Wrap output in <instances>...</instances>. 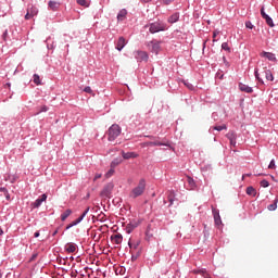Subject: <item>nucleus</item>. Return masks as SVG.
I'll list each match as a JSON object with an SVG mask.
<instances>
[{"mask_svg": "<svg viewBox=\"0 0 278 278\" xmlns=\"http://www.w3.org/2000/svg\"><path fill=\"white\" fill-rule=\"evenodd\" d=\"M144 190H147V180L142 178L139 180L138 186L131 190L130 192L131 199H138V197H142V194H144Z\"/></svg>", "mask_w": 278, "mask_h": 278, "instance_id": "obj_1", "label": "nucleus"}, {"mask_svg": "<svg viewBox=\"0 0 278 278\" xmlns=\"http://www.w3.org/2000/svg\"><path fill=\"white\" fill-rule=\"evenodd\" d=\"M121 134H123V128H121V126L118 124L111 125L108 130L109 142H114V140H116V138H118V136H121Z\"/></svg>", "mask_w": 278, "mask_h": 278, "instance_id": "obj_2", "label": "nucleus"}, {"mask_svg": "<svg viewBox=\"0 0 278 278\" xmlns=\"http://www.w3.org/2000/svg\"><path fill=\"white\" fill-rule=\"evenodd\" d=\"M150 34H160V31H166V23L162 21H156L148 24Z\"/></svg>", "mask_w": 278, "mask_h": 278, "instance_id": "obj_3", "label": "nucleus"}, {"mask_svg": "<svg viewBox=\"0 0 278 278\" xmlns=\"http://www.w3.org/2000/svg\"><path fill=\"white\" fill-rule=\"evenodd\" d=\"M114 191V182L106 184L102 191L100 192V197L102 199H112V192Z\"/></svg>", "mask_w": 278, "mask_h": 278, "instance_id": "obj_4", "label": "nucleus"}, {"mask_svg": "<svg viewBox=\"0 0 278 278\" xmlns=\"http://www.w3.org/2000/svg\"><path fill=\"white\" fill-rule=\"evenodd\" d=\"M88 212H90V206H88L78 218L68 224L65 227V231H68V229H72V227H77V225H79V223H81V220L88 216Z\"/></svg>", "mask_w": 278, "mask_h": 278, "instance_id": "obj_5", "label": "nucleus"}, {"mask_svg": "<svg viewBox=\"0 0 278 278\" xmlns=\"http://www.w3.org/2000/svg\"><path fill=\"white\" fill-rule=\"evenodd\" d=\"M141 224H142V219L140 218L130 219L126 226V233H131L134 229H137V227H140Z\"/></svg>", "mask_w": 278, "mask_h": 278, "instance_id": "obj_6", "label": "nucleus"}, {"mask_svg": "<svg viewBox=\"0 0 278 278\" xmlns=\"http://www.w3.org/2000/svg\"><path fill=\"white\" fill-rule=\"evenodd\" d=\"M134 58L137 62H149V54L142 50L135 51Z\"/></svg>", "mask_w": 278, "mask_h": 278, "instance_id": "obj_7", "label": "nucleus"}, {"mask_svg": "<svg viewBox=\"0 0 278 278\" xmlns=\"http://www.w3.org/2000/svg\"><path fill=\"white\" fill-rule=\"evenodd\" d=\"M261 16H262V18H264V21H265L266 25H268V27H275V22L273 21V17H270V15L266 14L264 7L261 8Z\"/></svg>", "mask_w": 278, "mask_h": 278, "instance_id": "obj_8", "label": "nucleus"}, {"mask_svg": "<svg viewBox=\"0 0 278 278\" xmlns=\"http://www.w3.org/2000/svg\"><path fill=\"white\" fill-rule=\"evenodd\" d=\"M146 144L147 147H170V142L166 141V139H163V141L154 139L153 141H148Z\"/></svg>", "mask_w": 278, "mask_h": 278, "instance_id": "obj_9", "label": "nucleus"}, {"mask_svg": "<svg viewBox=\"0 0 278 278\" xmlns=\"http://www.w3.org/2000/svg\"><path fill=\"white\" fill-rule=\"evenodd\" d=\"M212 214H213V218L216 227H218L219 225H223V219H220V211L212 206Z\"/></svg>", "mask_w": 278, "mask_h": 278, "instance_id": "obj_10", "label": "nucleus"}, {"mask_svg": "<svg viewBox=\"0 0 278 278\" xmlns=\"http://www.w3.org/2000/svg\"><path fill=\"white\" fill-rule=\"evenodd\" d=\"M261 58H265L266 60H268L269 62H277V55L273 52H266V51H262L260 53Z\"/></svg>", "mask_w": 278, "mask_h": 278, "instance_id": "obj_11", "label": "nucleus"}, {"mask_svg": "<svg viewBox=\"0 0 278 278\" xmlns=\"http://www.w3.org/2000/svg\"><path fill=\"white\" fill-rule=\"evenodd\" d=\"M126 46H127V41L125 40V37H119L116 42L115 49L117 51H121L122 49H125Z\"/></svg>", "mask_w": 278, "mask_h": 278, "instance_id": "obj_12", "label": "nucleus"}, {"mask_svg": "<svg viewBox=\"0 0 278 278\" xmlns=\"http://www.w3.org/2000/svg\"><path fill=\"white\" fill-rule=\"evenodd\" d=\"M122 157L124 160H136V157H138V153L122 151Z\"/></svg>", "mask_w": 278, "mask_h": 278, "instance_id": "obj_13", "label": "nucleus"}, {"mask_svg": "<svg viewBox=\"0 0 278 278\" xmlns=\"http://www.w3.org/2000/svg\"><path fill=\"white\" fill-rule=\"evenodd\" d=\"M150 45L152 47V53H155L157 55V53H160V49H162V47L160 46L161 42L152 40L150 41Z\"/></svg>", "mask_w": 278, "mask_h": 278, "instance_id": "obj_14", "label": "nucleus"}, {"mask_svg": "<svg viewBox=\"0 0 278 278\" xmlns=\"http://www.w3.org/2000/svg\"><path fill=\"white\" fill-rule=\"evenodd\" d=\"M239 90H241V92H247L248 94L253 93V87H249V85H244L243 83H239Z\"/></svg>", "mask_w": 278, "mask_h": 278, "instance_id": "obj_15", "label": "nucleus"}, {"mask_svg": "<svg viewBox=\"0 0 278 278\" xmlns=\"http://www.w3.org/2000/svg\"><path fill=\"white\" fill-rule=\"evenodd\" d=\"M179 12H175L174 14H172L168 18H167V23H169L170 25L177 23L179 21Z\"/></svg>", "mask_w": 278, "mask_h": 278, "instance_id": "obj_16", "label": "nucleus"}, {"mask_svg": "<svg viewBox=\"0 0 278 278\" xmlns=\"http://www.w3.org/2000/svg\"><path fill=\"white\" fill-rule=\"evenodd\" d=\"M126 18H127V9L119 10V12L117 13V21L123 22Z\"/></svg>", "mask_w": 278, "mask_h": 278, "instance_id": "obj_17", "label": "nucleus"}, {"mask_svg": "<svg viewBox=\"0 0 278 278\" xmlns=\"http://www.w3.org/2000/svg\"><path fill=\"white\" fill-rule=\"evenodd\" d=\"M48 8H50V10H52V12H58V10H60V2L50 0L48 2Z\"/></svg>", "mask_w": 278, "mask_h": 278, "instance_id": "obj_18", "label": "nucleus"}, {"mask_svg": "<svg viewBox=\"0 0 278 278\" xmlns=\"http://www.w3.org/2000/svg\"><path fill=\"white\" fill-rule=\"evenodd\" d=\"M65 251L67 253H75V251H77V244L76 243H67L65 245Z\"/></svg>", "mask_w": 278, "mask_h": 278, "instance_id": "obj_19", "label": "nucleus"}, {"mask_svg": "<svg viewBox=\"0 0 278 278\" xmlns=\"http://www.w3.org/2000/svg\"><path fill=\"white\" fill-rule=\"evenodd\" d=\"M226 138L229 139V142L233 140H238V135L233 130H229L228 134L226 135Z\"/></svg>", "mask_w": 278, "mask_h": 278, "instance_id": "obj_20", "label": "nucleus"}, {"mask_svg": "<svg viewBox=\"0 0 278 278\" xmlns=\"http://www.w3.org/2000/svg\"><path fill=\"white\" fill-rule=\"evenodd\" d=\"M264 73L267 81H275V76H273V72L270 70H265Z\"/></svg>", "mask_w": 278, "mask_h": 278, "instance_id": "obj_21", "label": "nucleus"}, {"mask_svg": "<svg viewBox=\"0 0 278 278\" xmlns=\"http://www.w3.org/2000/svg\"><path fill=\"white\" fill-rule=\"evenodd\" d=\"M71 214H73V210L71 208L65 210L64 213L61 214V220L64 223V220H66V218H68Z\"/></svg>", "mask_w": 278, "mask_h": 278, "instance_id": "obj_22", "label": "nucleus"}, {"mask_svg": "<svg viewBox=\"0 0 278 278\" xmlns=\"http://www.w3.org/2000/svg\"><path fill=\"white\" fill-rule=\"evenodd\" d=\"M111 240H114L115 244H121V242H123V235L116 233L111 237Z\"/></svg>", "mask_w": 278, "mask_h": 278, "instance_id": "obj_23", "label": "nucleus"}, {"mask_svg": "<svg viewBox=\"0 0 278 278\" xmlns=\"http://www.w3.org/2000/svg\"><path fill=\"white\" fill-rule=\"evenodd\" d=\"M0 192H3L7 201H12V198L10 197V191H8V188L5 187H0Z\"/></svg>", "mask_w": 278, "mask_h": 278, "instance_id": "obj_24", "label": "nucleus"}, {"mask_svg": "<svg viewBox=\"0 0 278 278\" xmlns=\"http://www.w3.org/2000/svg\"><path fill=\"white\" fill-rule=\"evenodd\" d=\"M213 131H223V129H227V125H222V126H213L208 129L210 134Z\"/></svg>", "mask_w": 278, "mask_h": 278, "instance_id": "obj_25", "label": "nucleus"}, {"mask_svg": "<svg viewBox=\"0 0 278 278\" xmlns=\"http://www.w3.org/2000/svg\"><path fill=\"white\" fill-rule=\"evenodd\" d=\"M254 77L256 80H258V83L262 84V86H264V79L260 77V70L257 67L254 68Z\"/></svg>", "mask_w": 278, "mask_h": 278, "instance_id": "obj_26", "label": "nucleus"}, {"mask_svg": "<svg viewBox=\"0 0 278 278\" xmlns=\"http://www.w3.org/2000/svg\"><path fill=\"white\" fill-rule=\"evenodd\" d=\"M277 203H278V197H276L273 204H269L267 206V210H269V212H275V210H277Z\"/></svg>", "mask_w": 278, "mask_h": 278, "instance_id": "obj_27", "label": "nucleus"}, {"mask_svg": "<svg viewBox=\"0 0 278 278\" xmlns=\"http://www.w3.org/2000/svg\"><path fill=\"white\" fill-rule=\"evenodd\" d=\"M247 194H252V197H255L257 194V191L252 186L247 188Z\"/></svg>", "mask_w": 278, "mask_h": 278, "instance_id": "obj_28", "label": "nucleus"}, {"mask_svg": "<svg viewBox=\"0 0 278 278\" xmlns=\"http://www.w3.org/2000/svg\"><path fill=\"white\" fill-rule=\"evenodd\" d=\"M184 86H186V88H188V90H195L194 85H192L190 81L188 80H182Z\"/></svg>", "mask_w": 278, "mask_h": 278, "instance_id": "obj_29", "label": "nucleus"}, {"mask_svg": "<svg viewBox=\"0 0 278 278\" xmlns=\"http://www.w3.org/2000/svg\"><path fill=\"white\" fill-rule=\"evenodd\" d=\"M33 81H34V84H36V86H40V84H42L40 81V75H38V74L33 75Z\"/></svg>", "mask_w": 278, "mask_h": 278, "instance_id": "obj_30", "label": "nucleus"}, {"mask_svg": "<svg viewBox=\"0 0 278 278\" xmlns=\"http://www.w3.org/2000/svg\"><path fill=\"white\" fill-rule=\"evenodd\" d=\"M28 12L30 13V16H37L38 15V8L31 7L28 9Z\"/></svg>", "mask_w": 278, "mask_h": 278, "instance_id": "obj_31", "label": "nucleus"}, {"mask_svg": "<svg viewBox=\"0 0 278 278\" xmlns=\"http://www.w3.org/2000/svg\"><path fill=\"white\" fill-rule=\"evenodd\" d=\"M222 49H223V51H227L228 53H231V48L229 47L228 42H223Z\"/></svg>", "mask_w": 278, "mask_h": 278, "instance_id": "obj_32", "label": "nucleus"}, {"mask_svg": "<svg viewBox=\"0 0 278 278\" xmlns=\"http://www.w3.org/2000/svg\"><path fill=\"white\" fill-rule=\"evenodd\" d=\"M174 200L177 201V193H175V191H169L167 194V200Z\"/></svg>", "mask_w": 278, "mask_h": 278, "instance_id": "obj_33", "label": "nucleus"}, {"mask_svg": "<svg viewBox=\"0 0 278 278\" xmlns=\"http://www.w3.org/2000/svg\"><path fill=\"white\" fill-rule=\"evenodd\" d=\"M121 159H114L112 162H111V168H116V166H118V164H121Z\"/></svg>", "mask_w": 278, "mask_h": 278, "instance_id": "obj_34", "label": "nucleus"}, {"mask_svg": "<svg viewBox=\"0 0 278 278\" xmlns=\"http://www.w3.org/2000/svg\"><path fill=\"white\" fill-rule=\"evenodd\" d=\"M46 45H47V49H49V50L55 49V46L53 45V42L51 43V38H48L46 40Z\"/></svg>", "mask_w": 278, "mask_h": 278, "instance_id": "obj_35", "label": "nucleus"}, {"mask_svg": "<svg viewBox=\"0 0 278 278\" xmlns=\"http://www.w3.org/2000/svg\"><path fill=\"white\" fill-rule=\"evenodd\" d=\"M268 186H270V182H268V180H266V179L261 180L262 188H268Z\"/></svg>", "mask_w": 278, "mask_h": 278, "instance_id": "obj_36", "label": "nucleus"}, {"mask_svg": "<svg viewBox=\"0 0 278 278\" xmlns=\"http://www.w3.org/2000/svg\"><path fill=\"white\" fill-rule=\"evenodd\" d=\"M268 168H270L271 170H275L277 168V165L275 164V159L269 162Z\"/></svg>", "mask_w": 278, "mask_h": 278, "instance_id": "obj_37", "label": "nucleus"}, {"mask_svg": "<svg viewBox=\"0 0 278 278\" xmlns=\"http://www.w3.org/2000/svg\"><path fill=\"white\" fill-rule=\"evenodd\" d=\"M42 200L40 198H38L35 202H34V207H40V205H42Z\"/></svg>", "mask_w": 278, "mask_h": 278, "instance_id": "obj_38", "label": "nucleus"}, {"mask_svg": "<svg viewBox=\"0 0 278 278\" xmlns=\"http://www.w3.org/2000/svg\"><path fill=\"white\" fill-rule=\"evenodd\" d=\"M202 172L203 173H207V172H212V165H204L203 167H202Z\"/></svg>", "mask_w": 278, "mask_h": 278, "instance_id": "obj_39", "label": "nucleus"}, {"mask_svg": "<svg viewBox=\"0 0 278 278\" xmlns=\"http://www.w3.org/2000/svg\"><path fill=\"white\" fill-rule=\"evenodd\" d=\"M42 112H49V106L42 105L38 112V114H42Z\"/></svg>", "mask_w": 278, "mask_h": 278, "instance_id": "obj_40", "label": "nucleus"}, {"mask_svg": "<svg viewBox=\"0 0 278 278\" xmlns=\"http://www.w3.org/2000/svg\"><path fill=\"white\" fill-rule=\"evenodd\" d=\"M140 257V252H137L136 254H131V262H136Z\"/></svg>", "mask_w": 278, "mask_h": 278, "instance_id": "obj_41", "label": "nucleus"}, {"mask_svg": "<svg viewBox=\"0 0 278 278\" xmlns=\"http://www.w3.org/2000/svg\"><path fill=\"white\" fill-rule=\"evenodd\" d=\"M84 92H87V94H92V88L90 86H87L84 88Z\"/></svg>", "mask_w": 278, "mask_h": 278, "instance_id": "obj_42", "label": "nucleus"}, {"mask_svg": "<svg viewBox=\"0 0 278 278\" xmlns=\"http://www.w3.org/2000/svg\"><path fill=\"white\" fill-rule=\"evenodd\" d=\"M245 27H247V29H253V23H251V21H248V22H245Z\"/></svg>", "mask_w": 278, "mask_h": 278, "instance_id": "obj_43", "label": "nucleus"}, {"mask_svg": "<svg viewBox=\"0 0 278 278\" xmlns=\"http://www.w3.org/2000/svg\"><path fill=\"white\" fill-rule=\"evenodd\" d=\"M30 18H34V16L29 13V11L27 10L26 14H25V20L29 21Z\"/></svg>", "mask_w": 278, "mask_h": 278, "instance_id": "obj_44", "label": "nucleus"}, {"mask_svg": "<svg viewBox=\"0 0 278 278\" xmlns=\"http://www.w3.org/2000/svg\"><path fill=\"white\" fill-rule=\"evenodd\" d=\"M223 62H224L225 66H227L229 68L230 64H229V61H227V56H223Z\"/></svg>", "mask_w": 278, "mask_h": 278, "instance_id": "obj_45", "label": "nucleus"}, {"mask_svg": "<svg viewBox=\"0 0 278 278\" xmlns=\"http://www.w3.org/2000/svg\"><path fill=\"white\" fill-rule=\"evenodd\" d=\"M211 118H213L214 121H218L219 116L216 112L212 113Z\"/></svg>", "mask_w": 278, "mask_h": 278, "instance_id": "obj_46", "label": "nucleus"}, {"mask_svg": "<svg viewBox=\"0 0 278 278\" xmlns=\"http://www.w3.org/2000/svg\"><path fill=\"white\" fill-rule=\"evenodd\" d=\"M2 40H8V29H5L2 34Z\"/></svg>", "mask_w": 278, "mask_h": 278, "instance_id": "obj_47", "label": "nucleus"}, {"mask_svg": "<svg viewBox=\"0 0 278 278\" xmlns=\"http://www.w3.org/2000/svg\"><path fill=\"white\" fill-rule=\"evenodd\" d=\"M164 5H170V3H175V0H164Z\"/></svg>", "mask_w": 278, "mask_h": 278, "instance_id": "obj_48", "label": "nucleus"}, {"mask_svg": "<svg viewBox=\"0 0 278 278\" xmlns=\"http://www.w3.org/2000/svg\"><path fill=\"white\" fill-rule=\"evenodd\" d=\"M112 175H114V167H112V168L106 173V177H112Z\"/></svg>", "mask_w": 278, "mask_h": 278, "instance_id": "obj_49", "label": "nucleus"}, {"mask_svg": "<svg viewBox=\"0 0 278 278\" xmlns=\"http://www.w3.org/2000/svg\"><path fill=\"white\" fill-rule=\"evenodd\" d=\"M38 257V253H33V255L29 258V262H34Z\"/></svg>", "mask_w": 278, "mask_h": 278, "instance_id": "obj_50", "label": "nucleus"}, {"mask_svg": "<svg viewBox=\"0 0 278 278\" xmlns=\"http://www.w3.org/2000/svg\"><path fill=\"white\" fill-rule=\"evenodd\" d=\"M168 201V207H173V205H174V203H175V201H177V200H173V199H170V200H167Z\"/></svg>", "mask_w": 278, "mask_h": 278, "instance_id": "obj_51", "label": "nucleus"}, {"mask_svg": "<svg viewBox=\"0 0 278 278\" xmlns=\"http://www.w3.org/2000/svg\"><path fill=\"white\" fill-rule=\"evenodd\" d=\"M78 5H86V0H76Z\"/></svg>", "mask_w": 278, "mask_h": 278, "instance_id": "obj_52", "label": "nucleus"}, {"mask_svg": "<svg viewBox=\"0 0 278 278\" xmlns=\"http://www.w3.org/2000/svg\"><path fill=\"white\" fill-rule=\"evenodd\" d=\"M39 199L45 203V201H47V193L41 194Z\"/></svg>", "mask_w": 278, "mask_h": 278, "instance_id": "obj_53", "label": "nucleus"}, {"mask_svg": "<svg viewBox=\"0 0 278 278\" xmlns=\"http://www.w3.org/2000/svg\"><path fill=\"white\" fill-rule=\"evenodd\" d=\"M138 247H140V241L132 243V249H138Z\"/></svg>", "mask_w": 278, "mask_h": 278, "instance_id": "obj_54", "label": "nucleus"}, {"mask_svg": "<svg viewBox=\"0 0 278 278\" xmlns=\"http://www.w3.org/2000/svg\"><path fill=\"white\" fill-rule=\"evenodd\" d=\"M147 138H150V140H157V138H160V137H155V136H147Z\"/></svg>", "mask_w": 278, "mask_h": 278, "instance_id": "obj_55", "label": "nucleus"}, {"mask_svg": "<svg viewBox=\"0 0 278 278\" xmlns=\"http://www.w3.org/2000/svg\"><path fill=\"white\" fill-rule=\"evenodd\" d=\"M206 45H207V41H203V45H202V51H203V53H205V47H206Z\"/></svg>", "mask_w": 278, "mask_h": 278, "instance_id": "obj_56", "label": "nucleus"}, {"mask_svg": "<svg viewBox=\"0 0 278 278\" xmlns=\"http://www.w3.org/2000/svg\"><path fill=\"white\" fill-rule=\"evenodd\" d=\"M34 238H40V231H36V232L34 233Z\"/></svg>", "mask_w": 278, "mask_h": 278, "instance_id": "obj_57", "label": "nucleus"}, {"mask_svg": "<svg viewBox=\"0 0 278 278\" xmlns=\"http://www.w3.org/2000/svg\"><path fill=\"white\" fill-rule=\"evenodd\" d=\"M201 273L203 274V275H202V277H204V278H208V277H207V271H205V270H201Z\"/></svg>", "mask_w": 278, "mask_h": 278, "instance_id": "obj_58", "label": "nucleus"}, {"mask_svg": "<svg viewBox=\"0 0 278 278\" xmlns=\"http://www.w3.org/2000/svg\"><path fill=\"white\" fill-rule=\"evenodd\" d=\"M129 249H134V243H131V240L128 241Z\"/></svg>", "mask_w": 278, "mask_h": 278, "instance_id": "obj_59", "label": "nucleus"}, {"mask_svg": "<svg viewBox=\"0 0 278 278\" xmlns=\"http://www.w3.org/2000/svg\"><path fill=\"white\" fill-rule=\"evenodd\" d=\"M236 144H237V141H236V140L230 141V146H231V147H236Z\"/></svg>", "mask_w": 278, "mask_h": 278, "instance_id": "obj_60", "label": "nucleus"}, {"mask_svg": "<svg viewBox=\"0 0 278 278\" xmlns=\"http://www.w3.org/2000/svg\"><path fill=\"white\" fill-rule=\"evenodd\" d=\"M141 1V3H151V1H153V0H140Z\"/></svg>", "mask_w": 278, "mask_h": 278, "instance_id": "obj_61", "label": "nucleus"}, {"mask_svg": "<svg viewBox=\"0 0 278 278\" xmlns=\"http://www.w3.org/2000/svg\"><path fill=\"white\" fill-rule=\"evenodd\" d=\"M244 177H251V174L242 175V181H244Z\"/></svg>", "mask_w": 278, "mask_h": 278, "instance_id": "obj_62", "label": "nucleus"}, {"mask_svg": "<svg viewBox=\"0 0 278 278\" xmlns=\"http://www.w3.org/2000/svg\"><path fill=\"white\" fill-rule=\"evenodd\" d=\"M58 231H59V229H55L53 232H52V236L54 237V236H58Z\"/></svg>", "mask_w": 278, "mask_h": 278, "instance_id": "obj_63", "label": "nucleus"}, {"mask_svg": "<svg viewBox=\"0 0 278 278\" xmlns=\"http://www.w3.org/2000/svg\"><path fill=\"white\" fill-rule=\"evenodd\" d=\"M146 236H148V238H151V236H153V235H150L149 231H147Z\"/></svg>", "mask_w": 278, "mask_h": 278, "instance_id": "obj_64", "label": "nucleus"}]
</instances>
